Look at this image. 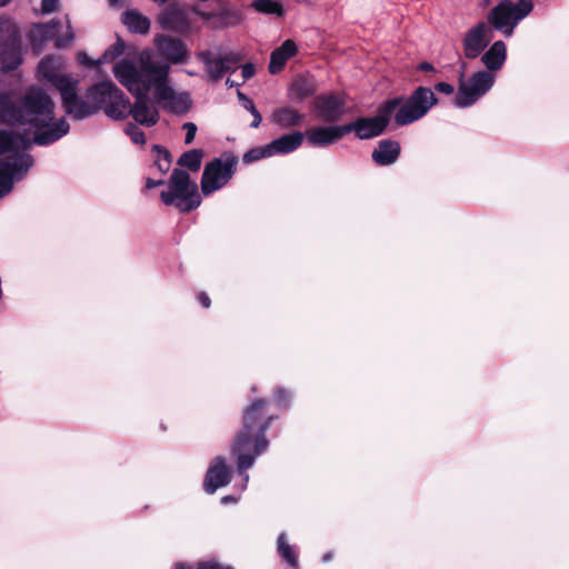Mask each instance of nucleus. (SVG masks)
Listing matches in <instances>:
<instances>
[{
    "mask_svg": "<svg viewBox=\"0 0 569 569\" xmlns=\"http://www.w3.org/2000/svg\"><path fill=\"white\" fill-rule=\"evenodd\" d=\"M226 84L229 87V88H232V87H236V86H239V83L234 82L233 80H231L230 78H228L226 80Z\"/></svg>",
    "mask_w": 569,
    "mask_h": 569,
    "instance_id": "09e8293b",
    "label": "nucleus"
},
{
    "mask_svg": "<svg viewBox=\"0 0 569 569\" xmlns=\"http://www.w3.org/2000/svg\"><path fill=\"white\" fill-rule=\"evenodd\" d=\"M266 406V400L258 399L247 408L243 415V427L233 440L232 453L237 457L238 471L242 476V491L247 488L249 482V475L246 473V471L253 466L256 459L262 455L269 446L266 431L273 420V417L270 416L264 420H260V415Z\"/></svg>",
    "mask_w": 569,
    "mask_h": 569,
    "instance_id": "20e7f679",
    "label": "nucleus"
},
{
    "mask_svg": "<svg viewBox=\"0 0 569 569\" xmlns=\"http://www.w3.org/2000/svg\"><path fill=\"white\" fill-rule=\"evenodd\" d=\"M290 400H291V395L287 390L282 389V388H278L274 391V401L279 406L287 407L288 403L290 402Z\"/></svg>",
    "mask_w": 569,
    "mask_h": 569,
    "instance_id": "e433bc0d",
    "label": "nucleus"
},
{
    "mask_svg": "<svg viewBox=\"0 0 569 569\" xmlns=\"http://www.w3.org/2000/svg\"><path fill=\"white\" fill-rule=\"evenodd\" d=\"M23 62L22 44L19 30L0 18V72L17 70Z\"/></svg>",
    "mask_w": 569,
    "mask_h": 569,
    "instance_id": "f8f14e48",
    "label": "nucleus"
},
{
    "mask_svg": "<svg viewBox=\"0 0 569 569\" xmlns=\"http://www.w3.org/2000/svg\"><path fill=\"white\" fill-rule=\"evenodd\" d=\"M238 501V498L234 496H224L221 498V503L226 505L228 502H236Z\"/></svg>",
    "mask_w": 569,
    "mask_h": 569,
    "instance_id": "de8ad7c7",
    "label": "nucleus"
},
{
    "mask_svg": "<svg viewBox=\"0 0 569 569\" xmlns=\"http://www.w3.org/2000/svg\"><path fill=\"white\" fill-rule=\"evenodd\" d=\"M303 141V133L299 131L286 133L268 143L272 156L286 154L297 150Z\"/></svg>",
    "mask_w": 569,
    "mask_h": 569,
    "instance_id": "4be33fe9",
    "label": "nucleus"
},
{
    "mask_svg": "<svg viewBox=\"0 0 569 569\" xmlns=\"http://www.w3.org/2000/svg\"><path fill=\"white\" fill-rule=\"evenodd\" d=\"M192 12L202 21L209 22L214 29H228L239 26L243 20V13L240 9L221 6L218 11H204L198 6L192 7Z\"/></svg>",
    "mask_w": 569,
    "mask_h": 569,
    "instance_id": "2eb2a0df",
    "label": "nucleus"
},
{
    "mask_svg": "<svg viewBox=\"0 0 569 569\" xmlns=\"http://www.w3.org/2000/svg\"><path fill=\"white\" fill-rule=\"evenodd\" d=\"M174 569H191V568L189 566H187L186 563L179 562V563H176Z\"/></svg>",
    "mask_w": 569,
    "mask_h": 569,
    "instance_id": "8fccbe9b",
    "label": "nucleus"
},
{
    "mask_svg": "<svg viewBox=\"0 0 569 569\" xmlns=\"http://www.w3.org/2000/svg\"><path fill=\"white\" fill-rule=\"evenodd\" d=\"M150 49H143L138 53L137 62L132 59L123 58L117 61L112 68L114 78L122 84L134 98V102L129 106V116L144 127H152L159 121V111L156 107V100L152 101L148 96L153 91L151 84L152 73H150Z\"/></svg>",
    "mask_w": 569,
    "mask_h": 569,
    "instance_id": "7ed1b4c3",
    "label": "nucleus"
},
{
    "mask_svg": "<svg viewBox=\"0 0 569 569\" xmlns=\"http://www.w3.org/2000/svg\"><path fill=\"white\" fill-rule=\"evenodd\" d=\"M315 108L322 121L336 122L346 112V101L339 93L321 94L316 98Z\"/></svg>",
    "mask_w": 569,
    "mask_h": 569,
    "instance_id": "f3484780",
    "label": "nucleus"
},
{
    "mask_svg": "<svg viewBox=\"0 0 569 569\" xmlns=\"http://www.w3.org/2000/svg\"><path fill=\"white\" fill-rule=\"evenodd\" d=\"M460 69L461 72L458 91L455 97V106L458 108H468L475 104L492 88L495 83V76L488 71H479L466 80L465 71L467 69V63L462 62Z\"/></svg>",
    "mask_w": 569,
    "mask_h": 569,
    "instance_id": "9b49d317",
    "label": "nucleus"
},
{
    "mask_svg": "<svg viewBox=\"0 0 569 569\" xmlns=\"http://www.w3.org/2000/svg\"><path fill=\"white\" fill-rule=\"evenodd\" d=\"M250 7L259 13L273 14L282 17L284 14L283 6L277 0H252Z\"/></svg>",
    "mask_w": 569,
    "mask_h": 569,
    "instance_id": "c85d7f7f",
    "label": "nucleus"
},
{
    "mask_svg": "<svg viewBox=\"0 0 569 569\" xmlns=\"http://www.w3.org/2000/svg\"><path fill=\"white\" fill-rule=\"evenodd\" d=\"M156 44L162 56L172 63H180L186 59V46L179 39L159 36L156 39Z\"/></svg>",
    "mask_w": 569,
    "mask_h": 569,
    "instance_id": "412c9836",
    "label": "nucleus"
},
{
    "mask_svg": "<svg viewBox=\"0 0 569 569\" xmlns=\"http://www.w3.org/2000/svg\"><path fill=\"white\" fill-rule=\"evenodd\" d=\"M346 134L343 126H329V127H312L308 129L303 137L307 142L312 147L329 146Z\"/></svg>",
    "mask_w": 569,
    "mask_h": 569,
    "instance_id": "a211bd4d",
    "label": "nucleus"
},
{
    "mask_svg": "<svg viewBox=\"0 0 569 569\" xmlns=\"http://www.w3.org/2000/svg\"><path fill=\"white\" fill-rule=\"evenodd\" d=\"M437 102L431 89L418 87L406 101L402 98H393L383 102L376 117L358 118L345 124L346 134L355 132L359 139L378 137L387 128L391 114L395 113V122L398 126H407L425 117Z\"/></svg>",
    "mask_w": 569,
    "mask_h": 569,
    "instance_id": "f03ea898",
    "label": "nucleus"
},
{
    "mask_svg": "<svg viewBox=\"0 0 569 569\" xmlns=\"http://www.w3.org/2000/svg\"><path fill=\"white\" fill-rule=\"evenodd\" d=\"M124 132L130 137L131 141L136 144H144L146 137L142 130L134 123H128Z\"/></svg>",
    "mask_w": 569,
    "mask_h": 569,
    "instance_id": "c9c22d12",
    "label": "nucleus"
},
{
    "mask_svg": "<svg viewBox=\"0 0 569 569\" xmlns=\"http://www.w3.org/2000/svg\"><path fill=\"white\" fill-rule=\"evenodd\" d=\"M163 183H164V181H163V180H153V179H151V178H148V179L146 180V188H147V189H152V188H156V187L161 186V184H163Z\"/></svg>",
    "mask_w": 569,
    "mask_h": 569,
    "instance_id": "a18cd8bd",
    "label": "nucleus"
},
{
    "mask_svg": "<svg viewBox=\"0 0 569 569\" xmlns=\"http://www.w3.org/2000/svg\"><path fill=\"white\" fill-rule=\"evenodd\" d=\"M54 109V101L40 87H30L17 97L0 94V123L22 130L0 128V199L33 166V158L27 152L31 144L49 146L69 132L68 121L56 118Z\"/></svg>",
    "mask_w": 569,
    "mask_h": 569,
    "instance_id": "f257e3e1",
    "label": "nucleus"
},
{
    "mask_svg": "<svg viewBox=\"0 0 569 569\" xmlns=\"http://www.w3.org/2000/svg\"><path fill=\"white\" fill-rule=\"evenodd\" d=\"M122 21L134 33L144 34L150 29V20L137 10L126 11Z\"/></svg>",
    "mask_w": 569,
    "mask_h": 569,
    "instance_id": "cd10ccee",
    "label": "nucleus"
},
{
    "mask_svg": "<svg viewBox=\"0 0 569 569\" xmlns=\"http://www.w3.org/2000/svg\"><path fill=\"white\" fill-rule=\"evenodd\" d=\"M419 69L422 71H433V66L429 62H422L419 64Z\"/></svg>",
    "mask_w": 569,
    "mask_h": 569,
    "instance_id": "49530a36",
    "label": "nucleus"
},
{
    "mask_svg": "<svg viewBox=\"0 0 569 569\" xmlns=\"http://www.w3.org/2000/svg\"><path fill=\"white\" fill-rule=\"evenodd\" d=\"M277 549L280 557L291 567L296 568L298 565V558L295 548L287 542L286 533L279 535L277 540Z\"/></svg>",
    "mask_w": 569,
    "mask_h": 569,
    "instance_id": "c756f323",
    "label": "nucleus"
},
{
    "mask_svg": "<svg viewBox=\"0 0 569 569\" xmlns=\"http://www.w3.org/2000/svg\"><path fill=\"white\" fill-rule=\"evenodd\" d=\"M159 23L162 29L177 32H184L190 28L186 11L178 4H169L159 14Z\"/></svg>",
    "mask_w": 569,
    "mask_h": 569,
    "instance_id": "aec40b11",
    "label": "nucleus"
},
{
    "mask_svg": "<svg viewBox=\"0 0 569 569\" xmlns=\"http://www.w3.org/2000/svg\"><path fill=\"white\" fill-rule=\"evenodd\" d=\"M182 128L186 130L184 143L190 144L194 140L197 126L193 122H186Z\"/></svg>",
    "mask_w": 569,
    "mask_h": 569,
    "instance_id": "4c0bfd02",
    "label": "nucleus"
},
{
    "mask_svg": "<svg viewBox=\"0 0 569 569\" xmlns=\"http://www.w3.org/2000/svg\"><path fill=\"white\" fill-rule=\"evenodd\" d=\"M400 154V144L393 140H381L372 151V160L379 166L395 163Z\"/></svg>",
    "mask_w": 569,
    "mask_h": 569,
    "instance_id": "5701e85b",
    "label": "nucleus"
},
{
    "mask_svg": "<svg viewBox=\"0 0 569 569\" xmlns=\"http://www.w3.org/2000/svg\"><path fill=\"white\" fill-rule=\"evenodd\" d=\"M254 74V67L252 63L243 64L241 68V76L243 81L250 79Z\"/></svg>",
    "mask_w": 569,
    "mask_h": 569,
    "instance_id": "a19ab883",
    "label": "nucleus"
},
{
    "mask_svg": "<svg viewBox=\"0 0 569 569\" xmlns=\"http://www.w3.org/2000/svg\"><path fill=\"white\" fill-rule=\"evenodd\" d=\"M160 198L164 204H173L181 212H189L201 203L197 184L190 181V176L187 171L180 169L172 171L169 190L162 191Z\"/></svg>",
    "mask_w": 569,
    "mask_h": 569,
    "instance_id": "6e6552de",
    "label": "nucleus"
},
{
    "mask_svg": "<svg viewBox=\"0 0 569 569\" xmlns=\"http://www.w3.org/2000/svg\"><path fill=\"white\" fill-rule=\"evenodd\" d=\"M303 119L305 114L292 107L277 108L271 114L272 123L281 129L299 126L302 123Z\"/></svg>",
    "mask_w": 569,
    "mask_h": 569,
    "instance_id": "a878e982",
    "label": "nucleus"
},
{
    "mask_svg": "<svg viewBox=\"0 0 569 569\" xmlns=\"http://www.w3.org/2000/svg\"><path fill=\"white\" fill-rule=\"evenodd\" d=\"M491 40V28L486 22H479L469 29L462 39L463 54L475 59L481 54Z\"/></svg>",
    "mask_w": 569,
    "mask_h": 569,
    "instance_id": "dca6fc26",
    "label": "nucleus"
},
{
    "mask_svg": "<svg viewBox=\"0 0 569 569\" xmlns=\"http://www.w3.org/2000/svg\"><path fill=\"white\" fill-rule=\"evenodd\" d=\"M150 73L153 84V99L156 102H164L166 108L174 114H183L191 107L189 93H176L169 84L170 67L168 63H159L153 60V52L150 50Z\"/></svg>",
    "mask_w": 569,
    "mask_h": 569,
    "instance_id": "423d86ee",
    "label": "nucleus"
},
{
    "mask_svg": "<svg viewBox=\"0 0 569 569\" xmlns=\"http://www.w3.org/2000/svg\"><path fill=\"white\" fill-rule=\"evenodd\" d=\"M297 52L296 43L288 39L279 48L274 49L270 56L269 72L276 74L282 70L288 59Z\"/></svg>",
    "mask_w": 569,
    "mask_h": 569,
    "instance_id": "393cba45",
    "label": "nucleus"
},
{
    "mask_svg": "<svg viewBox=\"0 0 569 569\" xmlns=\"http://www.w3.org/2000/svg\"><path fill=\"white\" fill-rule=\"evenodd\" d=\"M268 157H272V154H271V151L269 149V146L266 144L263 147H258V148H253V149L248 150L243 154L242 161L244 163L249 164L251 162H254V161H258L260 159L268 158Z\"/></svg>",
    "mask_w": 569,
    "mask_h": 569,
    "instance_id": "72a5a7b5",
    "label": "nucleus"
},
{
    "mask_svg": "<svg viewBox=\"0 0 569 569\" xmlns=\"http://www.w3.org/2000/svg\"><path fill=\"white\" fill-rule=\"evenodd\" d=\"M238 157L223 152L204 166L201 177V191L204 196L222 189L237 171Z\"/></svg>",
    "mask_w": 569,
    "mask_h": 569,
    "instance_id": "9d476101",
    "label": "nucleus"
},
{
    "mask_svg": "<svg viewBox=\"0 0 569 569\" xmlns=\"http://www.w3.org/2000/svg\"><path fill=\"white\" fill-rule=\"evenodd\" d=\"M331 558H332V553L331 552H327L326 555H323L322 561L323 562H328V561L331 560Z\"/></svg>",
    "mask_w": 569,
    "mask_h": 569,
    "instance_id": "3c124183",
    "label": "nucleus"
},
{
    "mask_svg": "<svg viewBox=\"0 0 569 569\" xmlns=\"http://www.w3.org/2000/svg\"><path fill=\"white\" fill-rule=\"evenodd\" d=\"M11 0H0V7H6Z\"/></svg>",
    "mask_w": 569,
    "mask_h": 569,
    "instance_id": "603ef678",
    "label": "nucleus"
},
{
    "mask_svg": "<svg viewBox=\"0 0 569 569\" xmlns=\"http://www.w3.org/2000/svg\"><path fill=\"white\" fill-rule=\"evenodd\" d=\"M533 10L532 0H501L488 13V23L493 29L509 38L513 34L516 27L528 17Z\"/></svg>",
    "mask_w": 569,
    "mask_h": 569,
    "instance_id": "1a4fd4ad",
    "label": "nucleus"
},
{
    "mask_svg": "<svg viewBox=\"0 0 569 569\" xmlns=\"http://www.w3.org/2000/svg\"><path fill=\"white\" fill-rule=\"evenodd\" d=\"M127 46L121 37L117 36L116 42L107 48L98 62H111L126 52Z\"/></svg>",
    "mask_w": 569,
    "mask_h": 569,
    "instance_id": "2f4dec72",
    "label": "nucleus"
},
{
    "mask_svg": "<svg viewBox=\"0 0 569 569\" xmlns=\"http://www.w3.org/2000/svg\"><path fill=\"white\" fill-rule=\"evenodd\" d=\"M59 59L48 56L41 59L38 66V73L43 80L50 82L60 92L62 107L66 113L77 112L80 117L88 114V112H80L71 107V103L76 101L78 80L67 74L59 73Z\"/></svg>",
    "mask_w": 569,
    "mask_h": 569,
    "instance_id": "0eeeda50",
    "label": "nucleus"
},
{
    "mask_svg": "<svg viewBox=\"0 0 569 569\" xmlns=\"http://www.w3.org/2000/svg\"><path fill=\"white\" fill-rule=\"evenodd\" d=\"M86 98L88 102L83 101L78 93L76 94V101L71 103V107L80 112H88V114L80 117L77 112L68 113L74 120H83L100 109L113 120H123L129 116V99L111 81L93 84L87 90Z\"/></svg>",
    "mask_w": 569,
    "mask_h": 569,
    "instance_id": "39448f33",
    "label": "nucleus"
},
{
    "mask_svg": "<svg viewBox=\"0 0 569 569\" xmlns=\"http://www.w3.org/2000/svg\"><path fill=\"white\" fill-rule=\"evenodd\" d=\"M122 0H109L110 4L119 6Z\"/></svg>",
    "mask_w": 569,
    "mask_h": 569,
    "instance_id": "864d4df0",
    "label": "nucleus"
},
{
    "mask_svg": "<svg viewBox=\"0 0 569 569\" xmlns=\"http://www.w3.org/2000/svg\"><path fill=\"white\" fill-rule=\"evenodd\" d=\"M206 68L210 80L217 82L229 72L234 71L240 61V57L234 52L222 53L220 50H203L197 53Z\"/></svg>",
    "mask_w": 569,
    "mask_h": 569,
    "instance_id": "ddd939ff",
    "label": "nucleus"
},
{
    "mask_svg": "<svg viewBox=\"0 0 569 569\" xmlns=\"http://www.w3.org/2000/svg\"><path fill=\"white\" fill-rule=\"evenodd\" d=\"M80 62L90 68L96 67L101 63V62H98V60L96 61V60L90 59L86 53L80 54Z\"/></svg>",
    "mask_w": 569,
    "mask_h": 569,
    "instance_id": "37998d69",
    "label": "nucleus"
},
{
    "mask_svg": "<svg viewBox=\"0 0 569 569\" xmlns=\"http://www.w3.org/2000/svg\"><path fill=\"white\" fill-rule=\"evenodd\" d=\"M238 99L241 103V106L248 110L252 117H253V121L251 122V127L252 128H258L259 124L261 123V114L259 113V111L257 110V108L254 107V103L251 99H249L244 93H242L241 91H238Z\"/></svg>",
    "mask_w": 569,
    "mask_h": 569,
    "instance_id": "473e14b6",
    "label": "nucleus"
},
{
    "mask_svg": "<svg viewBox=\"0 0 569 569\" xmlns=\"http://www.w3.org/2000/svg\"><path fill=\"white\" fill-rule=\"evenodd\" d=\"M196 569H224V568L219 566L216 561L209 560V561L199 562L197 565Z\"/></svg>",
    "mask_w": 569,
    "mask_h": 569,
    "instance_id": "79ce46f5",
    "label": "nucleus"
},
{
    "mask_svg": "<svg viewBox=\"0 0 569 569\" xmlns=\"http://www.w3.org/2000/svg\"><path fill=\"white\" fill-rule=\"evenodd\" d=\"M154 149L158 152L156 164L162 173H166L171 164L170 153L167 149L160 148L159 146H154Z\"/></svg>",
    "mask_w": 569,
    "mask_h": 569,
    "instance_id": "f704fd0d",
    "label": "nucleus"
},
{
    "mask_svg": "<svg viewBox=\"0 0 569 569\" xmlns=\"http://www.w3.org/2000/svg\"><path fill=\"white\" fill-rule=\"evenodd\" d=\"M315 93L313 81L306 77H298L289 88V97L296 102H301Z\"/></svg>",
    "mask_w": 569,
    "mask_h": 569,
    "instance_id": "bb28decb",
    "label": "nucleus"
},
{
    "mask_svg": "<svg viewBox=\"0 0 569 569\" xmlns=\"http://www.w3.org/2000/svg\"><path fill=\"white\" fill-rule=\"evenodd\" d=\"M435 89L438 91V92H441V93H445V94H451L453 93L455 91V88L452 84L450 83H447V82H438L436 86H435Z\"/></svg>",
    "mask_w": 569,
    "mask_h": 569,
    "instance_id": "ea45409f",
    "label": "nucleus"
},
{
    "mask_svg": "<svg viewBox=\"0 0 569 569\" xmlns=\"http://www.w3.org/2000/svg\"><path fill=\"white\" fill-rule=\"evenodd\" d=\"M230 481V473L222 457H217L212 460L204 478V490L208 493H213L217 489L224 487Z\"/></svg>",
    "mask_w": 569,
    "mask_h": 569,
    "instance_id": "6ab92c4d",
    "label": "nucleus"
},
{
    "mask_svg": "<svg viewBox=\"0 0 569 569\" xmlns=\"http://www.w3.org/2000/svg\"><path fill=\"white\" fill-rule=\"evenodd\" d=\"M59 26L60 22L54 19L47 23L33 24L27 36L33 50L41 51L52 39H54V46L57 48L68 47L73 40V33L69 30L66 37H56V31Z\"/></svg>",
    "mask_w": 569,
    "mask_h": 569,
    "instance_id": "4468645a",
    "label": "nucleus"
},
{
    "mask_svg": "<svg viewBox=\"0 0 569 569\" xmlns=\"http://www.w3.org/2000/svg\"><path fill=\"white\" fill-rule=\"evenodd\" d=\"M507 58V48L503 41L498 40L482 54L481 61L489 70L495 72L502 68Z\"/></svg>",
    "mask_w": 569,
    "mask_h": 569,
    "instance_id": "b1692460",
    "label": "nucleus"
},
{
    "mask_svg": "<svg viewBox=\"0 0 569 569\" xmlns=\"http://www.w3.org/2000/svg\"><path fill=\"white\" fill-rule=\"evenodd\" d=\"M59 0H42L41 1V13L49 14L53 12L58 7Z\"/></svg>",
    "mask_w": 569,
    "mask_h": 569,
    "instance_id": "58836bf2",
    "label": "nucleus"
},
{
    "mask_svg": "<svg viewBox=\"0 0 569 569\" xmlns=\"http://www.w3.org/2000/svg\"><path fill=\"white\" fill-rule=\"evenodd\" d=\"M202 158L203 151L201 149H191L180 156L178 163L191 171H198L201 167Z\"/></svg>",
    "mask_w": 569,
    "mask_h": 569,
    "instance_id": "7c9ffc66",
    "label": "nucleus"
},
{
    "mask_svg": "<svg viewBox=\"0 0 569 569\" xmlns=\"http://www.w3.org/2000/svg\"><path fill=\"white\" fill-rule=\"evenodd\" d=\"M198 301L202 305L203 308H209L211 305L210 298L204 292L198 295Z\"/></svg>",
    "mask_w": 569,
    "mask_h": 569,
    "instance_id": "c03bdc74",
    "label": "nucleus"
}]
</instances>
